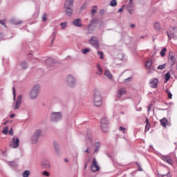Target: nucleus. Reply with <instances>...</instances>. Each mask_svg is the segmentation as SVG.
<instances>
[{
  "instance_id": "6e6d98bb",
  "label": "nucleus",
  "mask_w": 177,
  "mask_h": 177,
  "mask_svg": "<svg viewBox=\"0 0 177 177\" xmlns=\"http://www.w3.org/2000/svg\"><path fill=\"white\" fill-rule=\"evenodd\" d=\"M12 164H15V162H10L9 165H12Z\"/></svg>"
},
{
  "instance_id": "f03ea898",
  "label": "nucleus",
  "mask_w": 177,
  "mask_h": 177,
  "mask_svg": "<svg viewBox=\"0 0 177 177\" xmlns=\"http://www.w3.org/2000/svg\"><path fill=\"white\" fill-rule=\"evenodd\" d=\"M74 5V0H66L64 3L65 13L66 16L71 17L73 15V6Z\"/></svg>"
},
{
  "instance_id": "13d9d810",
  "label": "nucleus",
  "mask_w": 177,
  "mask_h": 177,
  "mask_svg": "<svg viewBox=\"0 0 177 177\" xmlns=\"http://www.w3.org/2000/svg\"><path fill=\"white\" fill-rule=\"evenodd\" d=\"M17 24H21V22H19V23H17Z\"/></svg>"
},
{
  "instance_id": "7c9ffc66",
  "label": "nucleus",
  "mask_w": 177,
  "mask_h": 177,
  "mask_svg": "<svg viewBox=\"0 0 177 177\" xmlns=\"http://www.w3.org/2000/svg\"><path fill=\"white\" fill-rule=\"evenodd\" d=\"M29 176H30V171L26 170V171L23 173V177H29Z\"/></svg>"
},
{
  "instance_id": "9d476101",
  "label": "nucleus",
  "mask_w": 177,
  "mask_h": 177,
  "mask_svg": "<svg viewBox=\"0 0 177 177\" xmlns=\"http://www.w3.org/2000/svg\"><path fill=\"white\" fill-rule=\"evenodd\" d=\"M162 160L168 163L169 165H174V159L169 156H162Z\"/></svg>"
},
{
  "instance_id": "8fccbe9b",
  "label": "nucleus",
  "mask_w": 177,
  "mask_h": 177,
  "mask_svg": "<svg viewBox=\"0 0 177 177\" xmlns=\"http://www.w3.org/2000/svg\"><path fill=\"white\" fill-rule=\"evenodd\" d=\"M50 167V165L49 163L46 164L45 166H44V168H49Z\"/></svg>"
},
{
  "instance_id": "c03bdc74",
  "label": "nucleus",
  "mask_w": 177,
  "mask_h": 177,
  "mask_svg": "<svg viewBox=\"0 0 177 177\" xmlns=\"http://www.w3.org/2000/svg\"><path fill=\"white\" fill-rule=\"evenodd\" d=\"M87 4L86 3H84L83 6L81 8L82 10H84V9H86Z\"/></svg>"
},
{
  "instance_id": "aec40b11",
  "label": "nucleus",
  "mask_w": 177,
  "mask_h": 177,
  "mask_svg": "<svg viewBox=\"0 0 177 177\" xmlns=\"http://www.w3.org/2000/svg\"><path fill=\"white\" fill-rule=\"evenodd\" d=\"M97 71L96 72V74L97 75H102V74H103V69L102 68V66H100V64H97Z\"/></svg>"
},
{
  "instance_id": "052dcab7",
  "label": "nucleus",
  "mask_w": 177,
  "mask_h": 177,
  "mask_svg": "<svg viewBox=\"0 0 177 177\" xmlns=\"http://www.w3.org/2000/svg\"><path fill=\"white\" fill-rule=\"evenodd\" d=\"M129 2H130V3H133V2H132V0H129Z\"/></svg>"
},
{
  "instance_id": "de8ad7c7",
  "label": "nucleus",
  "mask_w": 177,
  "mask_h": 177,
  "mask_svg": "<svg viewBox=\"0 0 177 177\" xmlns=\"http://www.w3.org/2000/svg\"><path fill=\"white\" fill-rule=\"evenodd\" d=\"M15 117H16V114H15V113H12V114L10 115V118H15Z\"/></svg>"
},
{
  "instance_id": "6ab92c4d",
  "label": "nucleus",
  "mask_w": 177,
  "mask_h": 177,
  "mask_svg": "<svg viewBox=\"0 0 177 177\" xmlns=\"http://www.w3.org/2000/svg\"><path fill=\"white\" fill-rule=\"evenodd\" d=\"M160 125H162L163 128H167V124H168V120L166 118H164L162 120H160Z\"/></svg>"
},
{
  "instance_id": "f8f14e48",
  "label": "nucleus",
  "mask_w": 177,
  "mask_h": 177,
  "mask_svg": "<svg viewBox=\"0 0 177 177\" xmlns=\"http://www.w3.org/2000/svg\"><path fill=\"white\" fill-rule=\"evenodd\" d=\"M51 119L53 121H59V120H62V113H53L51 115Z\"/></svg>"
},
{
  "instance_id": "c9c22d12",
  "label": "nucleus",
  "mask_w": 177,
  "mask_h": 177,
  "mask_svg": "<svg viewBox=\"0 0 177 177\" xmlns=\"http://www.w3.org/2000/svg\"><path fill=\"white\" fill-rule=\"evenodd\" d=\"M88 52H91V49L89 48H85L82 50V53H84V55H86Z\"/></svg>"
},
{
  "instance_id": "ddd939ff",
  "label": "nucleus",
  "mask_w": 177,
  "mask_h": 177,
  "mask_svg": "<svg viewBox=\"0 0 177 177\" xmlns=\"http://www.w3.org/2000/svg\"><path fill=\"white\" fill-rule=\"evenodd\" d=\"M171 52H169V58H168V62L171 67H174L175 66V62H176V59L174 55H171Z\"/></svg>"
},
{
  "instance_id": "603ef678",
  "label": "nucleus",
  "mask_w": 177,
  "mask_h": 177,
  "mask_svg": "<svg viewBox=\"0 0 177 177\" xmlns=\"http://www.w3.org/2000/svg\"><path fill=\"white\" fill-rule=\"evenodd\" d=\"M86 153H88V154H89L91 152L89 151V149H87L86 151H85Z\"/></svg>"
},
{
  "instance_id": "4468645a",
  "label": "nucleus",
  "mask_w": 177,
  "mask_h": 177,
  "mask_svg": "<svg viewBox=\"0 0 177 177\" xmlns=\"http://www.w3.org/2000/svg\"><path fill=\"white\" fill-rule=\"evenodd\" d=\"M67 82H68L69 86L73 88V86H74V85H75V79H74V77H73V76L68 75L67 77Z\"/></svg>"
},
{
  "instance_id": "5fc2aeb1",
  "label": "nucleus",
  "mask_w": 177,
  "mask_h": 177,
  "mask_svg": "<svg viewBox=\"0 0 177 177\" xmlns=\"http://www.w3.org/2000/svg\"><path fill=\"white\" fill-rule=\"evenodd\" d=\"M64 161H65V162H68V160H67V158H65Z\"/></svg>"
},
{
  "instance_id": "a19ab883",
  "label": "nucleus",
  "mask_w": 177,
  "mask_h": 177,
  "mask_svg": "<svg viewBox=\"0 0 177 177\" xmlns=\"http://www.w3.org/2000/svg\"><path fill=\"white\" fill-rule=\"evenodd\" d=\"M42 175H44V176H49V173L46 171H44L43 173H42Z\"/></svg>"
},
{
  "instance_id": "09e8293b",
  "label": "nucleus",
  "mask_w": 177,
  "mask_h": 177,
  "mask_svg": "<svg viewBox=\"0 0 177 177\" xmlns=\"http://www.w3.org/2000/svg\"><path fill=\"white\" fill-rule=\"evenodd\" d=\"M151 110V104L148 106V113Z\"/></svg>"
},
{
  "instance_id": "7ed1b4c3",
  "label": "nucleus",
  "mask_w": 177,
  "mask_h": 177,
  "mask_svg": "<svg viewBox=\"0 0 177 177\" xmlns=\"http://www.w3.org/2000/svg\"><path fill=\"white\" fill-rule=\"evenodd\" d=\"M110 120L107 118H103L101 120V129L103 132H109Z\"/></svg>"
},
{
  "instance_id": "c756f323",
  "label": "nucleus",
  "mask_w": 177,
  "mask_h": 177,
  "mask_svg": "<svg viewBox=\"0 0 177 177\" xmlns=\"http://www.w3.org/2000/svg\"><path fill=\"white\" fill-rule=\"evenodd\" d=\"M166 66H167V64H163L162 65H159L158 66V70H164V68H165Z\"/></svg>"
},
{
  "instance_id": "b1692460",
  "label": "nucleus",
  "mask_w": 177,
  "mask_h": 177,
  "mask_svg": "<svg viewBox=\"0 0 177 177\" xmlns=\"http://www.w3.org/2000/svg\"><path fill=\"white\" fill-rule=\"evenodd\" d=\"M164 78L165 80V82H168V81H169V80H171V73L169 72H167L165 75Z\"/></svg>"
},
{
  "instance_id": "2f4dec72",
  "label": "nucleus",
  "mask_w": 177,
  "mask_h": 177,
  "mask_svg": "<svg viewBox=\"0 0 177 177\" xmlns=\"http://www.w3.org/2000/svg\"><path fill=\"white\" fill-rule=\"evenodd\" d=\"M166 92H167V97H168V99H172V93H170V91H168V90H166Z\"/></svg>"
},
{
  "instance_id": "a211bd4d",
  "label": "nucleus",
  "mask_w": 177,
  "mask_h": 177,
  "mask_svg": "<svg viewBox=\"0 0 177 177\" xmlns=\"http://www.w3.org/2000/svg\"><path fill=\"white\" fill-rule=\"evenodd\" d=\"M153 28L156 31H161V24L158 21L155 22Z\"/></svg>"
},
{
  "instance_id": "49530a36",
  "label": "nucleus",
  "mask_w": 177,
  "mask_h": 177,
  "mask_svg": "<svg viewBox=\"0 0 177 177\" xmlns=\"http://www.w3.org/2000/svg\"><path fill=\"white\" fill-rule=\"evenodd\" d=\"M124 6H125V5H123L122 7L118 10V12H122V11L124 10Z\"/></svg>"
},
{
  "instance_id": "3c124183",
  "label": "nucleus",
  "mask_w": 177,
  "mask_h": 177,
  "mask_svg": "<svg viewBox=\"0 0 177 177\" xmlns=\"http://www.w3.org/2000/svg\"><path fill=\"white\" fill-rule=\"evenodd\" d=\"M93 23H95V20H93V21H91V24L88 25V27H91V26H92V24H93Z\"/></svg>"
},
{
  "instance_id": "0eeeda50",
  "label": "nucleus",
  "mask_w": 177,
  "mask_h": 177,
  "mask_svg": "<svg viewBox=\"0 0 177 177\" xmlns=\"http://www.w3.org/2000/svg\"><path fill=\"white\" fill-rule=\"evenodd\" d=\"M23 99V96L21 95L17 97L15 104L12 105L13 110H19L20 109V106L21 104V100Z\"/></svg>"
},
{
  "instance_id": "39448f33",
  "label": "nucleus",
  "mask_w": 177,
  "mask_h": 177,
  "mask_svg": "<svg viewBox=\"0 0 177 177\" xmlns=\"http://www.w3.org/2000/svg\"><path fill=\"white\" fill-rule=\"evenodd\" d=\"M158 177H172V174L169 168L165 167L162 169L161 172L158 174Z\"/></svg>"
},
{
  "instance_id": "37998d69",
  "label": "nucleus",
  "mask_w": 177,
  "mask_h": 177,
  "mask_svg": "<svg viewBox=\"0 0 177 177\" xmlns=\"http://www.w3.org/2000/svg\"><path fill=\"white\" fill-rule=\"evenodd\" d=\"M136 164L138 167V171H142V167H140V165H139V163L136 162Z\"/></svg>"
},
{
  "instance_id": "6e6552de",
  "label": "nucleus",
  "mask_w": 177,
  "mask_h": 177,
  "mask_svg": "<svg viewBox=\"0 0 177 177\" xmlns=\"http://www.w3.org/2000/svg\"><path fill=\"white\" fill-rule=\"evenodd\" d=\"M90 44L93 46V48H95V49H99L100 48V46L99 45V41H97V38L96 37H93L89 40Z\"/></svg>"
},
{
  "instance_id": "4be33fe9",
  "label": "nucleus",
  "mask_w": 177,
  "mask_h": 177,
  "mask_svg": "<svg viewBox=\"0 0 177 177\" xmlns=\"http://www.w3.org/2000/svg\"><path fill=\"white\" fill-rule=\"evenodd\" d=\"M73 24L76 27H82V24H81V19H77L73 21Z\"/></svg>"
},
{
  "instance_id": "f3484780",
  "label": "nucleus",
  "mask_w": 177,
  "mask_h": 177,
  "mask_svg": "<svg viewBox=\"0 0 177 177\" xmlns=\"http://www.w3.org/2000/svg\"><path fill=\"white\" fill-rule=\"evenodd\" d=\"M127 10L130 15H132L133 13V3H129L127 6Z\"/></svg>"
},
{
  "instance_id": "412c9836",
  "label": "nucleus",
  "mask_w": 177,
  "mask_h": 177,
  "mask_svg": "<svg viewBox=\"0 0 177 177\" xmlns=\"http://www.w3.org/2000/svg\"><path fill=\"white\" fill-rule=\"evenodd\" d=\"M152 64H153V59H149L145 62V67H147V68H150V67H151Z\"/></svg>"
},
{
  "instance_id": "5701e85b",
  "label": "nucleus",
  "mask_w": 177,
  "mask_h": 177,
  "mask_svg": "<svg viewBox=\"0 0 177 177\" xmlns=\"http://www.w3.org/2000/svg\"><path fill=\"white\" fill-rule=\"evenodd\" d=\"M104 75H106L107 78H109V80H113V75H111V73H110V71L109 70L105 71Z\"/></svg>"
},
{
  "instance_id": "4d7b16f0",
  "label": "nucleus",
  "mask_w": 177,
  "mask_h": 177,
  "mask_svg": "<svg viewBox=\"0 0 177 177\" xmlns=\"http://www.w3.org/2000/svg\"><path fill=\"white\" fill-rule=\"evenodd\" d=\"M3 125H6V122L3 124Z\"/></svg>"
},
{
  "instance_id": "a18cd8bd",
  "label": "nucleus",
  "mask_w": 177,
  "mask_h": 177,
  "mask_svg": "<svg viewBox=\"0 0 177 177\" xmlns=\"http://www.w3.org/2000/svg\"><path fill=\"white\" fill-rule=\"evenodd\" d=\"M9 135H11L12 136H13V129H10V130L9 131Z\"/></svg>"
},
{
  "instance_id": "9b49d317",
  "label": "nucleus",
  "mask_w": 177,
  "mask_h": 177,
  "mask_svg": "<svg viewBox=\"0 0 177 177\" xmlns=\"http://www.w3.org/2000/svg\"><path fill=\"white\" fill-rule=\"evenodd\" d=\"M41 131L40 129L36 130L32 140V143H37V142L38 141V138L41 136Z\"/></svg>"
},
{
  "instance_id": "c85d7f7f",
  "label": "nucleus",
  "mask_w": 177,
  "mask_h": 177,
  "mask_svg": "<svg viewBox=\"0 0 177 177\" xmlns=\"http://www.w3.org/2000/svg\"><path fill=\"white\" fill-rule=\"evenodd\" d=\"M95 152L97 153V151H99V149H100V143L99 142L95 143Z\"/></svg>"
},
{
  "instance_id": "58836bf2",
  "label": "nucleus",
  "mask_w": 177,
  "mask_h": 177,
  "mask_svg": "<svg viewBox=\"0 0 177 177\" xmlns=\"http://www.w3.org/2000/svg\"><path fill=\"white\" fill-rule=\"evenodd\" d=\"M0 24H2V26L6 28V24H5V20H0Z\"/></svg>"
},
{
  "instance_id": "864d4df0",
  "label": "nucleus",
  "mask_w": 177,
  "mask_h": 177,
  "mask_svg": "<svg viewBox=\"0 0 177 177\" xmlns=\"http://www.w3.org/2000/svg\"><path fill=\"white\" fill-rule=\"evenodd\" d=\"M130 27H131V28H133V27H135V24H131Z\"/></svg>"
},
{
  "instance_id": "ea45409f",
  "label": "nucleus",
  "mask_w": 177,
  "mask_h": 177,
  "mask_svg": "<svg viewBox=\"0 0 177 177\" xmlns=\"http://www.w3.org/2000/svg\"><path fill=\"white\" fill-rule=\"evenodd\" d=\"M119 130L120 131H123V133H125V131H126V129L122 127H119Z\"/></svg>"
},
{
  "instance_id": "a878e982",
  "label": "nucleus",
  "mask_w": 177,
  "mask_h": 177,
  "mask_svg": "<svg viewBox=\"0 0 177 177\" xmlns=\"http://www.w3.org/2000/svg\"><path fill=\"white\" fill-rule=\"evenodd\" d=\"M166 52H167V48H163L162 50L160 52V56H162V57H164L165 56Z\"/></svg>"
},
{
  "instance_id": "680f3d73",
  "label": "nucleus",
  "mask_w": 177,
  "mask_h": 177,
  "mask_svg": "<svg viewBox=\"0 0 177 177\" xmlns=\"http://www.w3.org/2000/svg\"><path fill=\"white\" fill-rule=\"evenodd\" d=\"M85 168H86V165L85 166Z\"/></svg>"
},
{
  "instance_id": "e433bc0d",
  "label": "nucleus",
  "mask_w": 177,
  "mask_h": 177,
  "mask_svg": "<svg viewBox=\"0 0 177 177\" xmlns=\"http://www.w3.org/2000/svg\"><path fill=\"white\" fill-rule=\"evenodd\" d=\"M60 26L62 28H66V27H67V22L61 23Z\"/></svg>"
},
{
  "instance_id": "473e14b6",
  "label": "nucleus",
  "mask_w": 177,
  "mask_h": 177,
  "mask_svg": "<svg viewBox=\"0 0 177 177\" xmlns=\"http://www.w3.org/2000/svg\"><path fill=\"white\" fill-rule=\"evenodd\" d=\"M111 6H117V1L112 0L110 3Z\"/></svg>"
},
{
  "instance_id": "f257e3e1",
  "label": "nucleus",
  "mask_w": 177,
  "mask_h": 177,
  "mask_svg": "<svg viewBox=\"0 0 177 177\" xmlns=\"http://www.w3.org/2000/svg\"><path fill=\"white\" fill-rule=\"evenodd\" d=\"M102 95L100 94V91L99 90L95 89L94 90V93H93V103L94 106L96 107H100L102 106Z\"/></svg>"
},
{
  "instance_id": "393cba45",
  "label": "nucleus",
  "mask_w": 177,
  "mask_h": 177,
  "mask_svg": "<svg viewBox=\"0 0 177 177\" xmlns=\"http://www.w3.org/2000/svg\"><path fill=\"white\" fill-rule=\"evenodd\" d=\"M145 131H150V122L147 118L146 119Z\"/></svg>"
},
{
  "instance_id": "1a4fd4ad",
  "label": "nucleus",
  "mask_w": 177,
  "mask_h": 177,
  "mask_svg": "<svg viewBox=\"0 0 177 177\" xmlns=\"http://www.w3.org/2000/svg\"><path fill=\"white\" fill-rule=\"evenodd\" d=\"M20 143V140L19 138H12L11 143H10V146L12 147V149H17L19 147V145Z\"/></svg>"
},
{
  "instance_id": "bf43d9fd",
  "label": "nucleus",
  "mask_w": 177,
  "mask_h": 177,
  "mask_svg": "<svg viewBox=\"0 0 177 177\" xmlns=\"http://www.w3.org/2000/svg\"><path fill=\"white\" fill-rule=\"evenodd\" d=\"M167 34L168 37H169V32H167Z\"/></svg>"
},
{
  "instance_id": "20e7f679",
  "label": "nucleus",
  "mask_w": 177,
  "mask_h": 177,
  "mask_svg": "<svg viewBox=\"0 0 177 177\" xmlns=\"http://www.w3.org/2000/svg\"><path fill=\"white\" fill-rule=\"evenodd\" d=\"M39 93V85L36 84L33 86V88L30 91V99L32 100L37 99Z\"/></svg>"
},
{
  "instance_id": "bb28decb",
  "label": "nucleus",
  "mask_w": 177,
  "mask_h": 177,
  "mask_svg": "<svg viewBox=\"0 0 177 177\" xmlns=\"http://www.w3.org/2000/svg\"><path fill=\"white\" fill-rule=\"evenodd\" d=\"M20 66L23 70H26V68H27V62H21Z\"/></svg>"
},
{
  "instance_id": "72a5a7b5",
  "label": "nucleus",
  "mask_w": 177,
  "mask_h": 177,
  "mask_svg": "<svg viewBox=\"0 0 177 177\" xmlns=\"http://www.w3.org/2000/svg\"><path fill=\"white\" fill-rule=\"evenodd\" d=\"M91 10H92V15H95V13L97 12V6H94Z\"/></svg>"
},
{
  "instance_id": "423d86ee",
  "label": "nucleus",
  "mask_w": 177,
  "mask_h": 177,
  "mask_svg": "<svg viewBox=\"0 0 177 177\" xmlns=\"http://www.w3.org/2000/svg\"><path fill=\"white\" fill-rule=\"evenodd\" d=\"M100 169V167L97 165V160H96V158H93L91 165V170L92 172H97Z\"/></svg>"
},
{
  "instance_id": "2eb2a0df",
  "label": "nucleus",
  "mask_w": 177,
  "mask_h": 177,
  "mask_svg": "<svg viewBox=\"0 0 177 177\" xmlns=\"http://www.w3.org/2000/svg\"><path fill=\"white\" fill-rule=\"evenodd\" d=\"M149 85L151 88H157L158 86V79L154 78L150 81Z\"/></svg>"
},
{
  "instance_id": "79ce46f5",
  "label": "nucleus",
  "mask_w": 177,
  "mask_h": 177,
  "mask_svg": "<svg viewBox=\"0 0 177 177\" xmlns=\"http://www.w3.org/2000/svg\"><path fill=\"white\" fill-rule=\"evenodd\" d=\"M46 13H44L42 17L43 21H45L46 20Z\"/></svg>"
},
{
  "instance_id": "cd10ccee",
  "label": "nucleus",
  "mask_w": 177,
  "mask_h": 177,
  "mask_svg": "<svg viewBox=\"0 0 177 177\" xmlns=\"http://www.w3.org/2000/svg\"><path fill=\"white\" fill-rule=\"evenodd\" d=\"M8 132H9V127H4L2 131V133H3V135H8Z\"/></svg>"
},
{
  "instance_id": "f704fd0d",
  "label": "nucleus",
  "mask_w": 177,
  "mask_h": 177,
  "mask_svg": "<svg viewBox=\"0 0 177 177\" xmlns=\"http://www.w3.org/2000/svg\"><path fill=\"white\" fill-rule=\"evenodd\" d=\"M97 53H98L99 55H100V59H104L103 52H102V51H97Z\"/></svg>"
},
{
  "instance_id": "dca6fc26",
  "label": "nucleus",
  "mask_w": 177,
  "mask_h": 177,
  "mask_svg": "<svg viewBox=\"0 0 177 177\" xmlns=\"http://www.w3.org/2000/svg\"><path fill=\"white\" fill-rule=\"evenodd\" d=\"M123 95H127V89L126 88H120L118 91V97H121Z\"/></svg>"
},
{
  "instance_id": "4c0bfd02",
  "label": "nucleus",
  "mask_w": 177,
  "mask_h": 177,
  "mask_svg": "<svg viewBox=\"0 0 177 177\" xmlns=\"http://www.w3.org/2000/svg\"><path fill=\"white\" fill-rule=\"evenodd\" d=\"M12 92L14 95V100L16 99V88L15 87L12 88Z\"/></svg>"
}]
</instances>
